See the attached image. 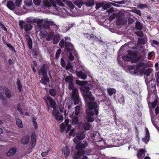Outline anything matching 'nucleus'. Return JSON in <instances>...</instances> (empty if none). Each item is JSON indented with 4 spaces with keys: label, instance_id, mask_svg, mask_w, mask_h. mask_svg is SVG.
Wrapping results in <instances>:
<instances>
[{
    "label": "nucleus",
    "instance_id": "nucleus-1",
    "mask_svg": "<svg viewBox=\"0 0 159 159\" xmlns=\"http://www.w3.org/2000/svg\"><path fill=\"white\" fill-rule=\"evenodd\" d=\"M76 83L81 85L80 90L88 107L86 110V119L88 122H93L94 120V116H97L98 113V105L94 102L95 98L89 91V87L88 85H82L83 82L81 81L77 80Z\"/></svg>",
    "mask_w": 159,
    "mask_h": 159
},
{
    "label": "nucleus",
    "instance_id": "nucleus-2",
    "mask_svg": "<svg viewBox=\"0 0 159 159\" xmlns=\"http://www.w3.org/2000/svg\"><path fill=\"white\" fill-rule=\"evenodd\" d=\"M66 82L69 83L68 89L70 91H72L70 94L71 98L74 100L75 103H78L80 102L79 93L77 89L75 87L72 83V79L70 76L66 77L65 79Z\"/></svg>",
    "mask_w": 159,
    "mask_h": 159
},
{
    "label": "nucleus",
    "instance_id": "nucleus-3",
    "mask_svg": "<svg viewBox=\"0 0 159 159\" xmlns=\"http://www.w3.org/2000/svg\"><path fill=\"white\" fill-rule=\"evenodd\" d=\"M47 99L48 101V102H46L48 107V110H49L50 107L53 108V111L52 112V115L55 117V118L57 120L62 121L63 118L59 111L55 109L57 105L55 101L49 97H48Z\"/></svg>",
    "mask_w": 159,
    "mask_h": 159
},
{
    "label": "nucleus",
    "instance_id": "nucleus-4",
    "mask_svg": "<svg viewBox=\"0 0 159 159\" xmlns=\"http://www.w3.org/2000/svg\"><path fill=\"white\" fill-rule=\"evenodd\" d=\"M65 50L67 52V55L69 60L70 61H72L74 59V57L72 55V52H73L76 58H78L77 54L71 43L66 42H65Z\"/></svg>",
    "mask_w": 159,
    "mask_h": 159
},
{
    "label": "nucleus",
    "instance_id": "nucleus-5",
    "mask_svg": "<svg viewBox=\"0 0 159 159\" xmlns=\"http://www.w3.org/2000/svg\"><path fill=\"white\" fill-rule=\"evenodd\" d=\"M49 69L48 66L46 65H43L39 71L40 74H41L43 76L40 80V82L44 85H46L47 82H49V79L47 77V72Z\"/></svg>",
    "mask_w": 159,
    "mask_h": 159
},
{
    "label": "nucleus",
    "instance_id": "nucleus-6",
    "mask_svg": "<svg viewBox=\"0 0 159 159\" xmlns=\"http://www.w3.org/2000/svg\"><path fill=\"white\" fill-rule=\"evenodd\" d=\"M87 146V143H85L84 144H78L76 146L77 152L74 157L75 159H87V157L85 156H83L82 158H81L82 156L84 153V152L83 149L86 147Z\"/></svg>",
    "mask_w": 159,
    "mask_h": 159
},
{
    "label": "nucleus",
    "instance_id": "nucleus-7",
    "mask_svg": "<svg viewBox=\"0 0 159 159\" xmlns=\"http://www.w3.org/2000/svg\"><path fill=\"white\" fill-rule=\"evenodd\" d=\"M43 3L45 7H49L51 6L52 4L57 10H58V7L56 5L57 4L59 6H64V4L60 0H44Z\"/></svg>",
    "mask_w": 159,
    "mask_h": 159
},
{
    "label": "nucleus",
    "instance_id": "nucleus-8",
    "mask_svg": "<svg viewBox=\"0 0 159 159\" xmlns=\"http://www.w3.org/2000/svg\"><path fill=\"white\" fill-rule=\"evenodd\" d=\"M26 21L27 22L31 23H37L38 26H39V29L41 30V29L43 27V24L46 25H47L48 22L45 21V20L43 19H40L38 18L33 19L31 17H29L27 18Z\"/></svg>",
    "mask_w": 159,
    "mask_h": 159
},
{
    "label": "nucleus",
    "instance_id": "nucleus-9",
    "mask_svg": "<svg viewBox=\"0 0 159 159\" xmlns=\"http://www.w3.org/2000/svg\"><path fill=\"white\" fill-rule=\"evenodd\" d=\"M69 120L68 119H66L65 120V123H62L60 125V128L61 130V132H63L64 131L65 129L67 127L66 132L68 133L69 131L70 130V131L69 133L70 136H71L73 134L74 132V129H70L71 127V125H69Z\"/></svg>",
    "mask_w": 159,
    "mask_h": 159
},
{
    "label": "nucleus",
    "instance_id": "nucleus-10",
    "mask_svg": "<svg viewBox=\"0 0 159 159\" xmlns=\"http://www.w3.org/2000/svg\"><path fill=\"white\" fill-rule=\"evenodd\" d=\"M71 98L72 100H73L74 102V104L73 103L71 102H70L69 103L66 104V108H67L68 111L67 109L65 110L64 112L65 114H69V115H70L72 114L71 113L72 112H73V113H74L75 109L74 108L75 107H74V105H75L76 104H79L80 102H80L76 104L75 103L74 100H73Z\"/></svg>",
    "mask_w": 159,
    "mask_h": 159
},
{
    "label": "nucleus",
    "instance_id": "nucleus-11",
    "mask_svg": "<svg viewBox=\"0 0 159 159\" xmlns=\"http://www.w3.org/2000/svg\"><path fill=\"white\" fill-rule=\"evenodd\" d=\"M152 71L151 68L146 69L143 71V72L144 75V78L145 79V81L147 85L151 80L152 78L151 74Z\"/></svg>",
    "mask_w": 159,
    "mask_h": 159
},
{
    "label": "nucleus",
    "instance_id": "nucleus-12",
    "mask_svg": "<svg viewBox=\"0 0 159 159\" xmlns=\"http://www.w3.org/2000/svg\"><path fill=\"white\" fill-rule=\"evenodd\" d=\"M123 60L127 61H131L132 63H134L138 61L140 59V57L134 54H129L127 57L124 56L123 58Z\"/></svg>",
    "mask_w": 159,
    "mask_h": 159
},
{
    "label": "nucleus",
    "instance_id": "nucleus-13",
    "mask_svg": "<svg viewBox=\"0 0 159 159\" xmlns=\"http://www.w3.org/2000/svg\"><path fill=\"white\" fill-rule=\"evenodd\" d=\"M19 25L21 30L24 29L27 33L31 30L32 28V26L30 24L26 23L25 22L20 20L19 22Z\"/></svg>",
    "mask_w": 159,
    "mask_h": 159
},
{
    "label": "nucleus",
    "instance_id": "nucleus-14",
    "mask_svg": "<svg viewBox=\"0 0 159 159\" xmlns=\"http://www.w3.org/2000/svg\"><path fill=\"white\" fill-rule=\"evenodd\" d=\"M45 21L48 22V23H47L46 25H43V28L41 29V30L48 29L49 28V26H51L56 31L59 30L60 29H59V26L56 25L54 22L52 21H48L46 20Z\"/></svg>",
    "mask_w": 159,
    "mask_h": 159
},
{
    "label": "nucleus",
    "instance_id": "nucleus-15",
    "mask_svg": "<svg viewBox=\"0 0 159 159\" xmlns=\"http://www.w3.org/2000/svg\"><path fill=\"white\" fill-rule=\"evenodd\" d=\"M84 134L82 132H80L76 134V137L73 139L74 142L76 144V146L78 144H83V143H80V140L83 139L84 138ZM85 143H84L83 144Z\"/></svg>",
    "mask_w": 159,
    "mask_h": 159
},
{
    "label": "nucleus",
    "instance_id": "nucleus-16",
    "mask_svg": "<svg viewBox=\"0 0 159 159\" xmlns=\"http://www.w3.org/2000/svg\"><path fill=\"white\" fill-rule=\"evenodd\" d=\"M157 105V107L155 109V113L156 116H157L158 114H159V104L157 103V100H155L152 102L151 106L152 108H154Z\"/></svg>",
    "mask_w": 159,
    "mask_h": 159
},
{
    "label": "nucleus",
    "instance_id": "nucleus-17",
    "mask_svg": "<svg viewBox=\"0 0 159 159\" xmlns=\"http://www.w3.org/2000/svg\"><path fill=\"white\" fill-rule=\"evenodd\" d=\"M30 137L28 134L24 136L21 139L22 144L24 145L27 144L29 142Z\"/></svg>",
    "mask_w": 159,
    "mask_h": 159
},
{
    "label": "nucleus",
    "instance_id": "nucleus-18",
    "mask_svg": "<svg viewBox=\"0 0 159 159\" xmlns=\"http://www.w3.org/2000/svg\"><path fill=\"white\" fill-rule=\"evenodd\" d=\"M25 37L26 40V42L27 43L30 49H31L32 47V39L29 35L28 34H25Z\"/></svg>",
    "mask_w": 159,
    "mask_h": 159
},
{
    "label": "nucleus",
    "instance_id": "nucleus-19",
    "mask_svg": "<svg viewBox=\"0 0 159 159\" xmlns=\"http://www.w3.org/2000/svg\"><path fill=\"white\" fill-rule=\"evenodd\" d=\"M145 150L143 149L139 150L137 154V157L139 159H142L145 156Z\"/></svg>",
    "mask_w": 159,
    "mask_h": 159
},
{
    "label": "nucleus",
    "instance_id": "nucleus-20",
    "mask_svg": "<svg viewBox=\"0 0 159 159\" xmlns=\"http://www.w3.org/2000/svg\"><path fill=\"white\" fill-rule=\"evenodd\" d=\"M72 118V124L73 125H75L78 123V119L77 116L74 114V113H73L69 116Z\"/></svg>",
    "mask_w": 159,
    "mask_h": 159
},
{
    "label": "nucleus",
    "instance_id": "nucleus-21",
    "mask_svg": "<svg viewBox=\"0 0 159 159\" xmlns=\"http://www.w3.org/2000/svg\"><path fill=\"white\" fill-rule=\"evenodd\" d=\"M91 136L95 142L98 141L99 134L98 132L96 131L93 132L91 134Z\"/></svg>",
    "mask_w": 159,
    "mask_h": 159
},
{
    "label": "nucleus",
    "instance_id": "nucleus-22",
    "mask_svg": "<svg viewBox=\"0 0 159 159\" xmlns=\"http://www.w3.org/2000/svg\"><path fill=\"white\" fill-rule=\"evenodd\" d=\"M146 131V135L145 137L142 139V140L145 143H147L149 140V133L148 129L147 128L145 129Z\"/></svg>",
    "mask_w": 159,
    "mask_h": 159
},
{
    "label": "nucleus",
    "instance_id": "nucleus-23",
    "mask_svg": "<svg viewBox=\"0 0 159 159\" xmlns=\"http://www.w3.org/2000/svg\"><path fill=\"white\" fill-rule=\"evenodd\" d=\"M76 75L78 77L81 78L85 80L87 78L86 75L81 71H78V69H77Z\"/></svg>",
    "mask_w": 159,
    "mask_h": 159
},
{
    "label": "nucleus",
    "instance_id": "nucleus-24",
    "mask_svg": "<svg viewBox=\"0 0 159 159\" xmlns=\"http://www.w3.org/2000/svg\"><path fill=\"white\" fill-rule=\"evenodd\" d=\"M5 88L2 86L0 87V98L3 101L6 99V97L4 96Z\"/></svg>",
    "mask_w": 159,
    "mask_h": 159
},
{
    "label": "nucleus",
    "instance_id": "nucleus-25",
    "mask_svg": "<svg viewBox=\"0 0 159 159\" xmlns=\"http://www.w3.org/2000/svg\"><path fill=\"white\" fill-rule=\"evenodd\" d=\"M36 135L34 133H33L31 135V143L32 148H33L35 145Z\"/></svg>",
    "mask_w": 159,
    "mask_h": 159
},
{
    "label": "nucleus",
    "instance_id": "nucleus-26",
    "mask_svg": "<svg viewBox=\"0 0 159 159\" xmlns=\"http://www.w3.org/2000/svg\"><path fill=\"white\" fill-rule=\"evenodd\" d=\"M7 6L11 10H13L15 8V5L12 1H9L7 2Z\"/></svg>",
    "mask_w": 159,
    "mask_h": 159
},
{
    "label": "nucleus",
    "instance_id": "nucleus-27",
    "mask_svg": "<svg viewBox=\"0 0 159 159\" xmlns=\"http://www.w3.org/2000/svg\"><path fill=\"white\" fill-rule=\"evenodd\" d=\"M4 91L6 97L8 98H10L12 96L11 91L7 88H5Z\"/></svg>",
    "mask_w": 159,
    "mask_h": 159
},
{
    "label": "nucleus",
    "instance_id": "nucleus-28",
    "mask_svg": "<svg viewBox=\"0 0 159 159\" xmlns=\"http://www.w3.org/2000/svg\"><path fill=\"white\" fill-rule=\"evenodd\" d=\"M62 152L64 154L66 157H68L70 152L68 148L67 147H64L62 149Z\"/></svg>",
    "mask_w": 159,
    "mask_h": 159
},
{
    "label": "nucleus",
    "instance_id": "nucleus-29",
    "mask_svg": "<svg viewBox=\"0 0 159 159\" xmlns=\"http://www.w3.org/2000/svg\"><path fill=\"white\" fill-rule=\"evenodd\" d=\"M54 35V33L53 31H51L48 34L47 33L46 40L47 41H50L52 39Z\"/></svg>",
    "mask_w": 159,
    "mask_h": 159
},
{
    "label": "nucleus",
    "instance_id": "nucleus-30",
    "mask_svg": "<svg viewBox=\"0 0 159 159\" xmlns=\"http://www.w3.org/2000/svg\"><path fill=\"white\" fill-rule=\"evenodd\" d=\"M135 28L139 30H141L142 29L143 25L139 22L137 21L135 23Z\"/></svg>",
    "mask_w": 159,
    "mask_h": 159
},
{
    "label": "nucleus",
    "instance_id": "nucleus-31",
    "mask_svg": "<svg viewBox=\"0 0 159 159\" xmlns=\"http://www.w3.org/2000/svg\"><path fill=\"white\" fill-rule=\"evenodd\" d=\"M74 3L80 8L81 7L83 4H85L84 2L81 0L75 1L74 2Z\"/></svg>",
    "mask_w": 159,
    "mask_h": 159
},
{
    "label": "nucleus",
    "instance_id": "nucleus-32",
    "mask_svg": "<svg viewBox=\"0 0 159 159\" xmlns=\"http://www.w3.org/2000/svg\"><path fill=\"white\" fill-rule=\"evenodd\" d=\"M60 39V36L59 34H56L54 37L53 39V43L54 44H56L59 41Z\"/></svg>",
    "mask_w": 159,
    "mask_h": 159
},
{
    "label": "nucleus",
    "instance_id": "nucleus-33",
    "mask_svg": "<svg viewBox=\"0 0 159 159\" xmlns=\"http://www.w3.org/2000/svg\"><path fill=\"white\" fill-rule=\"evenodd\" d=\"M16 150L15 148H11L7 153L8 156H10L14 155L16 152Z\"/></svg>",
    "mask_w": 159,
    "mask_h": 159
},
{
    "label": "nucleus",
    "instance_id": "nucleus-34",
    "mask_svg": "<svg viewBox=\"0 0 159 159\" xmlns=\"http://www.w3.org/2000/svg\"><path fill=\"white\" fill-rule=\"evenodd\" d=\"M49 94L52 96H55L57 93V91L54 88H52L49 90Z\"/></svg>",
    "mask_w": 159,
    "mask_h": 159
},
{
    "label": "nucleus",
    "instance_id": "nucleus-35",
    "mask_svg": "<svg viewBox=\"0 0 159 159\" xmlns=\"http://www.w3.org/2000/svg\"><path fill=\"white\" fill-rule=\"evenodd\" d=\"M84 3L87 7H90L94 4V0H89L85 3Z\"/></svg>",
    "mask_w": 159,
    "mask_h": 159
},
{
    "label": "nucleus",
    "instance_id": "nucleus-36",
    "mask_svg": "<svg viewBox=\"0 0 159 159\" xmlns=\"http://www.w3.org/2000/svg\"><path fill=\"white\" fill-rule=\"evenodd\" d=\"M83 127L85 130H87L89 129L90 125L89 123L86 122L83 125Z\"/></svg>",
    "mask_w": 159,
    "mask_h": 159
},
{
    "label": "nucleus",
    "instance_id": "nucleus-37",
    "mask_svg": "<svg viewBox=\"0 0 159 159\" xmlns=\"http://www.w3.org/2000/svg\"><path fill=\"white\" fill-rule=\"evenodd\" d=\"M107 91L108 94L110 96L114 94L116 92V90L113 88H110L107 89Z\"/></svg>",
    "mask_w": 159,
    "mask_h": 159
},
{
    "label": "nucleus",
    "instance_id": "nucleus-38",
    "mask_svg": "<svg viewBox=\"0 0 159 159\" xmlns=\"http://www.w3.org/2000/svg\"><path fill=\"white\" fill-rule=\"evenodd\" d=\"M111 2L108 3L106 4H105L103 2V5L102 9L104 10H106L110 7L111 6Z\"/></svg>",
    "mask_w": 159,
    "mask_h": 159
},
{
    "label": "nucleus",
    "instance_id": "nucleus-39",
    "mask_svg": "<svg viewBox=\"0 0 159 159\" xmlns=\"http://www.w3.org/2000/svg\"><path fill=\"white\" fill-rule=\"evenodd\" d=\"M145 66V64L143 62L138 63V64L136 66V67L138 70H140V68L141 67H143Z\"/></svg>",
    "mask_w": 159,
    "mask_h": 159
},
{
    "label": "nucleus",
    "instance_id": "nucleus-40",
    "mask_svg": "<svg viewBox=\"0 0 159 159\" xmlns=\"http://www.w3.org/2000/svg\"><path fill=\"white\" fill-rule=\"evenodd\" d=\"M75 113H74V114L75 115V116H77L80 112V106L78 105L75 107Z\"/></svg>",
    "mask_w": 159,
    "mask_h": 159
},
{
    "label": "nucleus",
    "instance_id": "nucleus-41",
    "mask_svg": "<svg viewBox=\"0 0 159 159\" xmlns=\"http://www.w3.org/2000/svg\"><path fill=\"white\" fill-rule=\"evenodd\" d=\"M155 75L156 78V81L157 83V85L159 87V71L156 72Z\"/></svg>",
    "mask_w": 159,
    "mask_h": 159
},
{
    "label": "nucleus",
    "instance_id": "nucleus-42",
    "mask_svg": "<svg viewBox=\"0 0 159 159\" xmlns=\"http://www.w3.org/2000/svg\"><path fill=\"white\" fill-rule=\"evenodd\" d=\"M16 119L17 125L19 127H22L23 125L22 124V122L21 120L18 118H16Z\"/></svg>",
    "mask_w": 159,
    "mask_h": 159
},
{
    "label": "nucleus",
    "instance_id": "nucleus-43",
    "mask_svg": "<svg viewBox=\"0 0 159 159\" xmlns=\"http://www.w3.org/2000/svg\"><path fill=\"white\" fill-rule=\"evenodd\" d=\"M24 2L27 6H31L33 4L32 0H25Z\"/></svg>",
    "mask_w": 159,
    "mask_h": 159
},
{
    "label": "nucleus",
    "instance_id": "nucleus-44",
    "mask_svg": "<svg viewBox=\"0 0 159 159\" xmlns=\"http://www.w3.org/2000/svg\"><path fill=\"white\" fill-rule=\"evenodd\" d=\"M118 101L120 103L122 104H124L125 103L124 98L122 96H120L119 97Z\"/></svg>",
    "mask_w": 159,
    "mask_h": 159
},
{
    "label": "nucleus",
    "instance_id": "nucleus-45",
    "mask_svg": "<svg viewBox=\"0 0 159 159\" xmlns=\"http://www.w3.org/2000/svg\"><path fill=\"white\" fill-rule=\"evenodd\" d=\"M150 114L151 116V120L153 124V125L155 126L154 124V121L155 120V119L154 118L153 113V112L152 111V110L150 111Z\"/></svg>",
    "mask_w": 159,
    "mask_h": 159
},
{
    "label": "nucleus",
    "instance_id": "nucleus-46",
    "mask_svg": "<svg viewBox=\"0 0 159 159\" xmlns=\"http://www.w3.org/2000/svg\"><path fill=\"white\" fill-rule=\"evenodd\" d=\"M66 4L71 9H73L74 8V6L71 2H67Z\"/></svg>",
    "mask_w": 159,
    "mask_h": 159
},
{
    "label": "nucleus",
    "instance_id": "nucleus-47",
    "mask_svg": "<svg viewBox=\"0 0 159 159\" xmlns=\"http://www.w3.org/2000/svg\"><path fill=\"white\" fill-rule=\"evenodd\" d=\"M65 40L62 39L59 43V46L61 48H63L64 47Z\"/></svg>",
    "mask_w": 159,
    "mask_h": 159
},
{
    "label": "nucleus",
    "instance_id": "nucleus-48",
    "mask_svg": "<svg viewBox=\"0 0 159 159\" xmlns=\"http://www.w3.org/2000/svg\"><path fill=\"white\" fill-rule=\"evenodd\" d=\"M16 84L18 86V89L19 91H20L22 88V85L19 79L17 80Z\"/></svg>",
    "mask_w": 159,
    "mask_h": 159
},
{
    "label": "nucleus",
    "instance_id": "nucleus-49",
    "mask_svg": "<svg viewBox=\"0 0 159 159\" xmlns=\"http://www.w3.org/2000/svg\"><path fill=\"white\" fill-rule=\"evenodd\" d=\"M103 5V2L97 3L96 4V8L97 9H98L101 7H102Z\"/></svg>",
    "mask_w": 159,
    "mask_h": 159
},
{
    "label": "nucleus",
    "instance_id": "nucleus-50",
    "mask_svg": "<svg viewBox=\"0 0 159 159\" xmlns=\"http://www.w3.org/2000/svg\"><path fill=\"white\" fill-rule=\"evenodd\" d=\"M117 16V14L116 13H115L113 14L112 15H111L109 18V20L111 21L113 19H114L115 17Z\"/></svg>",
    "mask_w": 159,
    "mask_h": 159
},
{
    "label": "nucleus",
    "instance_id": "nucleus-51",
    "mask_svg": "<svg viewBox=\"0 0 159 159\" xmlns=\"http://www.w3.org/2000/svg\"><path fill=\"white\" fill-rule=\"evenodd\" d=\"M61 50L60 49H59L57 52L56 54V58L57 59L59 57L61 53Z\"/></svg>",
    "mask_w": 159,
    "mask_h": 159
},
{
    "label": "nucleus",
    "instance_id": "nucleus-52",
    "mask_svg": "<svg viewBox=\"0 0 159 159\" xmlns=\"http://www.w3.org/2000/svg\"><path fill=\"white\" fill-rule=\"evenodd\" d=\"M22 2V0H16L15 3L17 6L18 7H20Z\"/></svg>",
    "mask_w": 159,
    "mask_h": 159
},
{
    "label": "nucleus",
    "instance_id": "nucleus-53",
    "mask_svg": "<svg viewBox=\"0 0 159 159\" xmlns=\"http://www.w3.org/2000/svg\"><path fill=\"white\" fill-rule=\"evenodd\" d=\"M34 3L36 5H40L41 3L40 0H33Z\"/></svg>",
    "mask_w": 159,
    "mask_h": 159
},
{
    "label": "nucleus",
    "instance_id": "nucleus-54",
    "mask_svg": "<svg viewBox=\"0 0 159 159\" xmlns=\"http://www.w3.org/2000/svg\"><path fill=\"white\" fill-rule=\"evenodd\" d=\"M7 46L11 50L15 52V50L12 45L10 43H7Z\"/></svg>",
    "mask_w": 159,
    "mask_h": 159
},
{
    "label": "nucleus",
    "instance_id": "nucleus-55",
    "mask_svg": "<svg viewBox=\"0 0 159 159\" xmlns=\"http://www.w3.org/2000/svg\"><path fill=\"white\" fill-rule=\"evenodd\" d=\"M126 1L127 0H123L120 1H114V2L117 4H124Z\"/></svg>",
    "mask_w": 159,
    "mask_h": 159
},
{
    "label": "nucleus",
    "instance_id": "nucleus-56",
    "mask_svg": "<svg viewBox=\"0 0 159 159\" xmlns=\"http://www.w3.org/2000/svg\"><path fill=\"white\" fill-rule=\"evenodd\" d=\"M35 120L36 119L35 118L33 117L32 119V122L35 128L36 129L37 128V125Z\"/></svg>",
    "mask_w": 159,
    "mask_h": 159
},
{
    "label": "nucleus",
    "instance_id": "nucleus-57",
    "mask_svg": "<svg viewBox=\"0 0 159 159\" xmlns=\"http://www.w3.org/2000/svg\"><path fill=\"white\" fill-rule=\"evenodd\" d=\"M40 35L42 36V37L45 38L46 39V38H47V33H44L41 32L40 33Z\"/></svg>",
    "mask_w": 159,
    "mask_h": 159
},
{
    "label": "nucleus",
    "instance_id": "nucleus-58",
    "mask_svg": "<svg viewBox=\"0 0 159 159\" xmlns=\"http://www.w3.org/2000/svg\"><path fill=\"white\" fill-rule=\"evenodd\" d=\"M136 34L138 36L140 37H142L143 35V32L141 31L136 32Z\"/></svg>",
    "mask_w": 159,
    "mask_h": 159
},
{
    "label": "nucleus",
    "instance_id": "nucleus-59",
    "mask_svg": "<svg viewBox=\"0 0 159 159\" xmlns=\"http://www.w3.org/2000/svg\"><path fill=\"white\" fill-rule=\"evenodd\" d=\"M138 43L141 44H144L145 43V40L142 38L139 39Z\"/></svg>",
    "mask_w": 159,
    "mask_h": 159
},
{
    "label": "nucleus",
    "instance_id": "nucleus-60",
    "mask_svg": "<svg viewBox=\"0 0 159 159\" xmlns=\"http://www.w3.org/2000/svg\"><path fill=\"white\" fill-rule=\"evenodd\" d=\"M132 11L134 12V13H136L138 15H139V16L141 15V13L140 12V11L139 10H136V9H133L132 10Z\"/></svg>",
    "mask_w": 159,
    "mask_h": 159
},
{
    "label": "nucleus",
    "instance_id": "nucleus-61",
    "mask_svg": "<svg viewBox=\"0 0 159 159\" xmlns=\"http://www.w3.org/2000/svg\"><path fill=\"white\" fill-rule=\"evenodd\" d=\"M93 34H91V35H90L89 34H85L84 35L87 38L90 39H91L92 37V36Z\"/></svg>",
    "mask_w": 159,
    "mask_h": 159
},
{
    "label": "nucleus",
    "instance_id": "nucleus-62",
    "mask_svg": "<svg viewBox=\"0 0 159 159\" xmlns=\"http://www.w3.org/2000/svg\"><path fill=\"white\" fill-rule=\"evenodd\" d=\"M61 66L63 67H65L66 66V65L65 64V61L63 60V58H62L61 59Z\"/></svg>",
    "mask_w": 159,
    "mask_h": 159
},
{
    "label": "nucleus",
    "instance_id": "nucleus-63",
    "mask_svg": "<svg viewBox=\"0 0 159 159\" xmlns=\"http://www.w3.org/2000/svg\"><path fill=\"white\" fill-rule=\"evenodd\" d=\"M33 54L34 55H37L39 54V51L38 49L33 50L32 52Z\"/></svg>",
    "mask_w": 159,
    "mask_h": 159
},
{
    "label": "nucleus",
    "instance_id": "nucleus-64",
    "mask_svg": "<svg viewBox=\"0 0 159 159\" xmlns=\"http://www.w3.org/2000/svg\"><path fill=\"white\" fill-rule=\"evenodd\" d=\"M49 152V151L48 150L47 152H43L42 153V156L43 157H45L47 155H48Z\"/></svg>",
    "mask_w": 159,
    "mask_h": 159
}]
</instances>
